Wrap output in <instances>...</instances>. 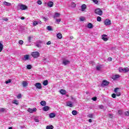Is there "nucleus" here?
Returning <instances> with one entry per match:
<instances>
[{"instance_id": "nucleus-1", "label": "nucleus", "mask_w": 129, "mask_h": 129, "mask_svg": "<svg viewBox=\"0 0 129 129\" xmlns=\"http://www.w3.org/2000/svg\"><path fill=\"white\" fill-rule=\"evenodd\" d=\"M31 56L33 57V58H38V57H40V53L38 51H34L31 53Z\"/></svg>"}, {"instance_id": "nucleus-2", "label": "nucleus", "mask_w": 129, "mask_h": 129, "mask_svg": "<svg viewBox=\"0 0 129 129\" xmlns=\"http://www.w3.org/2000/svg\"><path fill=\"white\" fill-rule=\"evenodd\" d=\"M95 14H96L97 15H98L99 16H102L103 12H102V11L100 10V9H97L95 10Z\"/></svg>"}, {"instance_id": "nucleus-3", "label": "nucleus", "mask_w": 129, "mask_h": 129, "mask_svg": "<svg viewBox=\"0 0 129 129\" xmlns=\"http://www.w3.org/2000/svg\"><path fill=\"white\" fill-rule=\"evenodd\" d=\"M37 89H41L42 88V84L40 83H36L34 84Z\"/></svg>"}, {"instance_id": "nucleus-4", "label": "nucleus", "mask_w": 129, "mask_h": 129, "mask_svg": "<svg viewBox=\"0 0 129 129\" xmlns=\"http://www.w3.org/2000/svg\"><path fill=\"white\" fill-rule=\"evenodd\" d=\"M118 89H119V88H115L114 90V92L116 94L117 96H120L121 94L120 93V92H118Z\"/></svg>"}, {"instance_id": "nucleus-5", "label": "nucleus", "mask_w": 129, "mask_h": 129, "mask_svg": "<svg viewBox=\"0 0 129 129\" xmlns=\"http://www.w3.org/2000/svg\"><path fill=\"white\" fill-rule=\"evenodd\" d=\"M104 25L105 26H109L111 25V21L109 19H106L104 21Z\"/></svg>"}, {"instance_id": "nucleus-6", "label": "nucleus", "mask_w": 129, "mask_h": 129, "mask_svg": "<svg viewBox=\"0 0 129 129\" xmlns=\"http://www.w3.org/2000/svg\"><path fill=\"white\" fill-rule=\"evenodd\" d=\"M27 111H28V112H30V113H33V112H36L37 111V108H33V109H32V108H29L27 110Z\"/></svg>"}, {"instance_id": "nucleus-7", "label": "nucleus", "mask_w": 129, "mask_h": 129, "mask_svg": "<svg viewBox=\"0 0 129 129\" xmlns=\"http://www.w3.org/2000/svg\"><path fill=\"white\" fill-rule=\"evenodd\" d=\"M20 10L24 11L25 10H27V9H28V7L25 5H20Z\"/></svg>"}, {"instance_id": "nucleus-8", "label": "nucleus", "mask_w": 129, "mask_h": 129, "mask_svg": "<svg viewBox=\"0 0 129 129\" xmlns=\"http://www.w3.org/2000/svg\"><path fill=\"white\" fill-rule=\"evenodd\" d=\"M62 64L66 66V65H68V64H70V61L66 59H64L62 61Z\"/></svg>"}, {"instance_id": "nucleus-9", "label": "nucleus", "mask_w": 129, "mask_h": 129, "mask_svg": "<svg viewBox=\"0 0 129 129\" xmlns=\"http://www.w3.org/2000/svg\"><path fill=\"white\" fill-rule=\"evenodd\" d=\"M108 84H109V82H107V81H106V80H104L103 81V83L102 84V86H106V85H108Z\"/></svg>"}, {"instance_id": "nucleus-10", "label": "nucleus", "mask_w": 129, "mask_h": 129, "mask_svg": "<svg viewBox=\"0 0 129 129\" xmlns=\"http://www.w3.org/2000/svg\"><path fill=\"white\" fill-rule=\"evenodd\" d=\"M105 37H107V35H106V34H103L102 35V40L106 41L108 40V38H105Z\"/></svg>"}, {"instance_id": "nucleus-11", "label": "nucleus", "mask_w": 129, "mask_h": 129, "mask_svg": "<svg viewBox=\"0 0 129 129\" xmlns=\"http://www.w3.org/2000/svg\"><path fill=\"white\" fill-rule=\"evenodd\" d=\"M54 5V3H53V2H49L47 3V6L48 7H49V8H52V7H53V5Z\"/></svg>"}, {"instance_id": "nucleus-12", "label": "nucleus", "mask_w": 129, "mask_h": 129, "mask_svg": "<svg viewBox=\"0 0 129 129\" xmlns=\"http://www.w3.org/2000/svg\"><path fill=\"white\" fill-rule=\"evenodd\" d=\"M49 109H50V107L48 106H45L43 108V110H44V111H48Z\"/></svg>"}, {"instance_id": "nucleus-13", "label": "nucleus", "mask_w": 129, "mask_h": 129, "mask_svg": "<svg viewBox=\"0 0 129 129\" xmlns=\"http://www.w3.org/2000/svg\"><path fill=\"white\" fill-rule=\"evenodd\" d=\"M61 16L60 13H55L54 16H53V19H56V18H59Z\"/></svg>"}, {"instance_id": "nucleus-14", "label": "nucleus", "mask_w": 129, "mask_h": 129, "mask_svg": "<svg viewBox=\"0 0 129 129\" xmlns=\"http://www.w3.org/2000/svg\"><path fill=\"white\" fill-rule=\"evenodd\" d=\"M86 8H87L86 5L83 4L82 6V12H84V11L86 10Z\"/></svg>"}, {"instance_id": "nucleus-15", "label": "nucleus", "mask_w": 129, "mask_h": 129, "mask_svg": "<svg viewBox=\"0 0 129 129\" xmlns=\"http://www.w3.org/2000/svg\"><path fill=\"white\" fill-rule=\"evenodd\" d=\"M56 116V114L54 113H51L49 114V117L50 118H53Z\"/></svg>"}, {"instance_id": "nucleus-16", "label": "nucleus", "mask_w": 129, "mask_h": 129, "mask_svg": "<svg viewBox=\"0 0 129 129\" xmlns=\"http://www.w3.org/2000/svg\"><path fill=\"white\" fill-rule=\"evenodd\" d=\"M22 85L23 87H26V86H28V83L25 81H23L22 82Z\"/></svg>"}, {"instance_id": "nucleus-17", "label": "nucleus", "mask_w": 129, "mask_h": 129, "mask_svg": "<svg viewBox=\"0 0 129 129\" xmlns=\"http://www.w3.org/2000/svg\"><path fill=\"white\" fill-rule=\"evenodd\" d=\"M60 93H61V94H62V95H64V94H66V90L64 89H61L60 90Z\"/></svg>"}, {"instance_id": "nucleus-18", "label": "nucleus", "mask_w": 129, "mask_h": 129, "mask_svg": "<svg viewBox=\"0 0 129 129\" xmlns=\"http://www.w3.org/2000/svg\"><path fill=\"white\" fill-rule=\"evenodd\" d=\"M67 106H69L70 107H72L73 106V105L72 104V102L71 101H69L67 103Z\"/></svg>"}, {"instance_id": "nucleus-19", "label": "nucleus", "mask_w": 129, "mask_h": 129, "mask_svg": "<svg viewBox=\"0 0 129 129\" xmlns=\"http://www.w3.org/2000/svg\"><path fill=\"white\" fill-rule=\"evenodd\" d=\"M40 104L41 105H42V106H46V105L47 104V103H46V101H42L40 102Z\"/></svg>"}, {"instance_id": "nucleus-20", "label": "nucleus", "mask_w": 129, "mask_h": 129, "mask_svg": "<svg viewBox=\"0 0 129 129\" xmlns=\"http://www.w3.org/2000/svg\"><path fill=\"white\" fill-rule=\"evenodd\" d=\"M88 28L89 29H92L93 28V25L92 23H89L88 24Z\"/></svg>"}, {"instance_id": "nucleus-21", "label": "nucleus", "mask_w": 129, "mask_h": 129, "mask_svg": "<svg viewBox=\"0 0 129 129\" xmlns=\"http://www.w3.org/2000/svg\"><path fill=\"white\" fill-rule=\"evenodd\" d=\"M56 37L58 39H62V34L58 33L56 35Z\"/></svg>"}, {"instance_id": "nucleus-22", "label": "nucleus", "mask_w": 129, "mask_h": 129, "mask_svg": "<svg viewBox=\"0 0 129 129\" xmlns=\"http://www.w3.org/2000/svg\"><path fill=\"white\" fill-rule=\"evenodd\" d=\"M4 4L5 5V6H12V4L9 3V2H7L6 1H5L4 2Z\"/></svg>"}, {"instance_id": "nucleus-23", "label": "nucleus", "mask_w": 129, "mask_h": 129, "mask_svg": "<svg viewBox=\"0 0 129 129\" xmlns=\"http://www.w3.org/2000/svg\"><path fill=\"white\" fill-rule=\"evenodd\" d=\"M48 80H45L43 82V84L44 86H47V85H48Z\"/></svg>"}, {"instance_id": "nucleus-24", "label": "nucleus", "mask_w": 129, "mask_h": 129, "mask_svg": "<svg viewBox=\"0 0 129 129\" xmlns=\"http://www.w3.org/2000/svg\"><path fill=\"white\" fill-rule=\"evenodd\" d=\"M54 126L52 125L46 126V129H53Z\"/></svg>"}, {"instance_id": "nucleus-25", "label": "nucleus", "mask_w": 129, "mask_h": 129, "mask_svg": "<svg viewBox=\"0 0 129 129\" xmlns=\"http://www.w3.org/2000/svg\"><path fill=\"white\" fill-rule=\"evenodd\" d=\"M3 49L4 45H3V43H0V52H2Z\"/></svg>"}, {"instance_id": "nucleus-26", "label": "nucleus", "mask_w": 129, "mask_h": 129, "mask_svg": "<svg viewBox=\"0 0 129 129\" xmlns=\"http://www.w3.org/2000/svg\"><path fill=\"white\" fill-rule=\"evenodd\" d=\"M13 103L16 104V105H19V102L17 100H13Z\"/></svg>"}, {"instance_id": "nucleus-27", "label": "nucleus", "mask_w": 129, "mask_h": 129, "mask_svg": "<svg viewBox=\"0 0 129 129\" xmlns=\"http://www.w3.org/2000/svg\"><path fill=\"white\" fill-rule=\"evenodd\" d=\"M29 58H30V56H29V55L26 54V55H24L25 60H29Z\"/></svg>"}, {"instance_id": "nucleus-28", "label": "nucleus", "mask_w": 129, "mask_h": 129, "mask_svg": "<svg viewBox=\"0 0 129 129\" xmlns=\"http://www.w3.org/2000/svg\"><path fill=\"white\" fill-rule=\"evenodd\" d=\"M72 113L73 115H76L77 114V111L74 110L72 111Z\"/></svg>"}, {"instance_id": "nucleus-29", "label": "nucleus", "mask_w": 129, "mask_h": 129, "mask_svg": "<svg viewBox=\"0 0 129 129\" xmlns=\"http://www.w3.org/2000/svg\"><path fill=\"white\" fill-rule=\"evenodd\" d=\"M120 77V76H119V75H116L113 77V79H117V78H119Z\"/></svg>"}, {"instance_id": "nucleus-30", "label": "nucleus", "mask_w": 129, "mask_h": 129, "mask_svg": "<svg viewBox=\"0 0 129 129\" xmlns=\"http://www.w3.org/2000/svg\"><path fill=\"white\" fill-rule=\"evenodd\" d=\"M129 69L127 68H124V72L125 73H126L127 72H128Z\"/></svg>"}, {"instance_id": "nucleus-31", "label": "nucleus", "mask_w": 129, "mask_h": 129, "mask_svg": "<svg viewBox=\"0 0 129 129\" xmlns=\"http://www.w3.org/2000/svg\"><path fill=\"white\" fill-rule=\"evenodd\" d=\"M27 69H29V70L32 69V66L31 64H28L27 66Z\"/></svg>"}, {"instance_id": "nucleus-32", "label": "nucleus", "mask_w": 129, "mask_h": 129, "mask_svg": "<svg viewBox=\"0 0 129 129\" xmlns=\"http://www.w3.org/2000/svg\"><path fill=\"white\" fill-rule=\"evenodd\" d=\"M11 82H12V80H11V79H9V80H8V81H6L5 82V83H6V84H9V83H11Z\"/></svg>"}, {"instance_id": "nucleus-33", "label": "nucleus", "mask_w": 129, "mask_h": 129, "mask_svg": "<svg viewBox=\"0 0 129 129\" xmlns=\"http://www.w3.org/2000/svg\"><path fill=\"white\" fill-rule=\"evenodd\" d=\"M116 96H117V95H116V94H115V93H113L111 95V97H112V98H115V97H116Z\"/></svg>"}, {"instance_id": "nucleus-34", "label": "nucleus", "mask_w": 129, "mask_h": 129, "mask_svg": "<svg viewBox=\"0 0 129 129\" xmlns=\"http://www.w3.org/2000/svg\"><path fill=\"white\" fill-rule=\"evenodd\" d=\"M97 21L98 22H101V17H99V16L97 17Z\"/></svg>"}, {"instance_id": "nucleus-35", "label": "nucleus", "mask_w": 129, "mask_h": 129, "mask_svg": "<svg viewBox=\"0 0 129 129\" xmlns=\"http://www.w3.org/2000/svg\"><path fill=\"white\" fill-rule=\"evenodd\" d=\"M39 23H38L37 21H34L33 23V25L35 26H37V25H38Z\"/></svg>"}, {"instance_id": "nucleus-36", "label": "nucleus", "mask_w": 129, "mask_h": 129, "mask_svg": "<svg viewBox=\"0 0 129 129\" xmlns=\"http://www.w3.org/2000/svg\"><path fill=\"white\" fill-rule=\"evenodd\" d=\"M119 72H122V71H124V68H119Z\"/></svg>"}, {"instance_id": "nucleus-37", "label": "nucleus", "mask_w": 129, "mask_h": 129, "mask_svg": "<svg viewBox=\"0 0 129 129\" xmlns=\"http://www.w3.org/2000/svg\"><path fill=\"white\" fill-rule=\"evenodd\" d=\"M88 116L90 118H93V114H89Z\"/></svg>"}, {"instance_id": "nucleus-38", "label": "nucleus", "mask_w": 129, "mask_h": 129, "mask_svg": "<svg viewBox=\"0 0 129 129\" xmlns=\"http://www.w3.org/2000/svg\"><path fill=\"white\" fill-rule=\"evenodd\" d=\"M17 98L20 99V98H22V94H19L17 96Z\"/></svg>"}, {"instance_id": "nucleus-39", "label": "nucleus", "mask_w": 129, "mask_h": 129, "mask_svg": "<svg viewBox=\"0 0 129 129\" xmlns=\"http://www.w3.org/2000/svg\"><path fill=\"white\" fill-rule=\"evenodd\" d=\"M72 8H76V4H75V3H72Z\"/></svg>"}, {"instance_id": "nucleus-40", "label": "nucleus", "mask_w": 129, "mask_h": 129, "mask_svg": "<svg viewBox=\"0 0 129 129\" xmlns=\"http://www.w3.org/2000/svg\"><path fill=\"white\" fill-rule=\"evenodd\" d=\"M31 40H32V37H31V36L28 37V42L31 43Z\"/></svg>"}, {"instance_id": "nucleus-41", "label": "nucleus", "mask_w": 129, "mask_h": 129, "mask_svg": "<svg viewBox=\"0 0 129 129\" xmlns=\"http://www.w3.org/2000/svg\"><path fill=\"white\" fill-rule=\"evenodd\" d=\"M84 20H85V19H84V17L80 18V21H81V22H84Z\"/></svg>"}, {"instance_id": "nucleus-42", "label": "nucleus", "mask_w": 129, "mask_h": 129, "mask_svg": "<svg viewBox=\"0 0 129 129\" xmlns=\"http://www.w3.org/2000/svg\"><path fill=\"white\" fill-rule=\"evenodd\" d=\"M47 30H48V31H52V27L50 26H47Z\"/></svg>"}, {"instance_id": "nucleus-43", "label": "nucleus", "mask_w": 129, "mask_h": 129, "mask_svg": "<svg viewBox=\"0 0 129 129\" xmlns=\"http://www.w3.org/2000/svg\"><path fill=\"white\" fill-rule=\"evenodd\" d=\"M19 43L20 45H23V44H24V41L23 40H19Z\"/></svg>"}, {"instance_id": "nucleus-44", "label": "nucleus", "mask_w": 129, "mask_h": 129, "mask_svg": "<svg viewBox=\"0 0 129 129\" xmlns=\"http://www.w3.org/2000/svg\"><path fill=\"white\" fill-rule=\"evenodd\" d=\"M5 110V108H2L0 109V112H4Z\"/></svg>"}, {"instance_id": "nucleus-45", "label": "nucleus", "mask_w": 129, "mask_h": 129, "mask_svg": "<svg viewBox=\"0 0 129 129\" xmlns=\"http://www.w3.org/2000/svg\"><path fill=\"white\" fill-rule=\"evenodd\" d=\"M92 100H93L94 101H96V100H97V97H93L92 98Z\"/></svg>"}, {"instance_id": "nucleus-46", "label": "nucleus", "mask_w": 129, "mask_h": 129, "mask_svg": "<svg viewBox=\"0 0 129 129\" xmlns=\"http://www.w3.org/2000/svg\"><path fill=\"white\" fill-rule=\"evenodd\" d=\"M37 4L38 5H42V1H41V0H38L37 1Z\"/></svg>"}, {"instance_id": "nucleus-47", "label": "nucleus", "mask_w": 129, "mask_h": 129, "mask_svg": "<svg viewBox=\"0 0 129 129\" xmlns=\"http://www.w3.org/2000/svg\"><path fill=\"white\" fill-rule=\"evenodd\" d=\"M92 1L94 3V4H98V1L97 0H92Z\"/></svg>"}, {"instance_id": "nucleus-48", "label": "nucleus", "mask_w": 129, "mask_h": 129, "mask_svg": "<svg viewBox=\"0 0 129 129\" xmlns=\"http://www.w3.org/2000/svg\"><path fill=\"white\" fill-rule=\"evenodd\" d=\"M36 47H37V48H41L42 45H41L40 44H37Z\"/></svg>"}, {"instance_id": "nucleus-49", "label": "nucleus", "mask_w": 129, "mask_h": 129, "mask_svg": "<svg viewBox=\"0 0 129 129\" xmlns=\"http://www.w3.org/2000/svg\"><path fill=\"white\" fill-rule=\"evenodd\" d=\"M96 69H97V70L99 71L101 69V67H100V66H98V67H96Z\"/></svg>"}, {"instance_id": "nucleus-50", "label": "nucleus", "mask_w": 129, "mask_h": 129, "mask_svg": "<svg viewBox=\"0 0 129 129\" xmlns=\"http://www.w3.org/2000/svg\"><path fill=\"white\" fill-rule=\"evenodd\" d=\"M118 113L119 114V115H121L122 114V112L120 110L118 111Z\"/></svg>"}, {"instance_id": "nucleus-51", "label": "nucleus", "mask_w": 129, "mask_h": 129, "mask_svg": "<svg viewBox=\"0 0 129 129\" xmlns=\"http://www.w3.org/2000/svg\"><path fill=\"white\" fill-rule=\"evenodd\" d=\"M125 115L128 116L129 115V111H126L125 112Z\"/></svg>"}, {"instance_id": "nucleus-52", "label": "nucleus", "mask_w": 129, "mask_h": 129, "mask_svg": "<svg viewBox=\"0 0 129 129\" xmlns=\"http://www.w3.org/2000/svg\"><path fill=\"white\" fill-rule=\"evenodd\" d=\"M35 122H40V120L38 119H34Z\"/></svg>"}, {"instance_id": "nucleus-53", "label": "nucleus", "mask_w": 129, "mask_h": 129, "mask_svg": "<svg viewBox=\"0 0 129 129\" xmlns=\"http://www.w3.org/2000/svg\"><path fill=\"white\" fill-rule=\"evenodd\" d=\"M56 23H60V22H61V19H56Z\"/></svg>"}, {"instance_id": "nucleus-54", "label": "nucleus", "mask_w": 129, "mask_h": 129, "mask_svg": "<svg viewBox=\"0 0 129 129\" xmlns=\"http://www.w3.org/2000/svg\"><path fill=\"white\" fill-rule=\"evenodd\" d=\"M46 45H51V41H49L46 43Z\"/></svg>"}, {"instance_id": "nucleus-55", "label": "nucleus", "mask_w": 129, "mask_h": 129, "mask_svg": "<svg viewBox=\"0 0 129 129\" xmlns=\"http://www.w3.org/2000/svg\"><path fill=\"white\" fill-rule=\"evenodd\" d=\"M108 116L110 118H112V114H108Z\"/></svg>"}, {"instance_id": "nucleus-56", "label": "nucleus", "mask_w": 129, "mask_h": 129, "mask_svg": "<svg viewBox=\"0 0 129 129\" xmlns=\"http://www.w3.org/2000/svg\"><path fill=\"white\" fill-rule=\"evenodd\" d=\"M43 20H44L45 22H46L47 20H48V19H47L45 17H42Z\"/></svg>"}, {"instance_id": "nucleus-57", "label": "nucleus", "mask_w": 129, "mask_h": 129, "mask_svg": "<svg viewBox=\"0 0 129 129\" xmlns=\"http://www.w3.org/2000/svg\"><path fill=\"white\" fill-rule=\"evenodd\" d=\"M108 61H112V58L108 57Z\"/></svg>"}, {"instance_id": "nucleus-58", "label": "nucleus", "mask_w": 129, "mask_h": 129, "mask_svg": "<svg viewBox=\"0 0 129 129\" xmlns=\"http://www.w3.org/2000/svg\"><path fill=\"white\" fill-rule=\"evenodd\" d=\"M89 122H92V119H89Z\"/></svg>"}, {"instance_id": "nucleus-59", "label": "nucleus", "mask_w": 129, "mask_h": 129, "mask_svg": "<svg viewBox=\"0 0 129 129\" xmlns=\"http://www.w3.org/2000/svg\"><path fill=\"white\" fill-rule=\"evenodd\" d=\"M21 19L22 20H25V17H22L21 18Z\"/></svg>"}, {"instance_id": "nucleus-60", "label": "nucleus", "mask_w": 129, "mask_h": 129, "mask_svg": "<svg viewBox=\"0 0 129 129\" xmlns=\"http://www.w3.org/2000/svg\"><path fill=\"white\" fill-rule=\"evenodd\" d=\"M71 99L72 100H74V98L73 97V96H71Z\"/></svg>"}, {"instance_id": "nucleus-61", "label": "nucleus", "mask_w": 129, "mask_h": 129, "mask_svg": "<svg viewBox=\"0 0 129 129\" xmlns=\"http://www.w3.org/2000/svg\"><path fill=\"white\" fill-rule=\"evenodd\" d=\"M9 129H13V127H10L9 128Z\"/></svg>"}, {"instance_id": "nucleus-62", "label": "nucleus", "mask_w": 129, "mask_h": 129, "mask_svg": "<svg viewBox=\"0 0 129 129\" xmlns=\"http://www.w3.org/2000/svg\"><path fill=\"white\" fill-rule=\"evenodd\" d=\"M66 96H67V97H69V95H66Z\"/></svg>"}, {"instance_id": "nucleus-63", "label": "nucleus", "mask_w": 129, "mask_h": 129, "mask_svg": "<svg viewBox=\"0 0 129 129\" xmlns=\"http://www.w3.org/2000/svg\"><path fill=\"white\" fill-rule=\"evenodd\" d=\"M4 21H8V19L4 20Z\"/></svg>"}, {"instance_id": "nucleus-64", "label": "nucleus", "mask_w": 129, "mask_h": 129, "mask_svg": "<svg viewBox=\"0 0 129 129\" xmlns=\"http://www.w3.org/2000/svg\"><path fill=\"white\" fill-rule=\"evenodd\" d=\"M71 39H73V37H71Z\"/></svg>"}]
</instances>
